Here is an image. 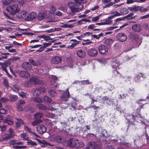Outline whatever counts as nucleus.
<instances>
[{
	"instance_id": "nucleus-30",
	"label": "nucleus",
	"mask_w": 149,
	"mask_h": 149,
	"mask_svg": "<svg viewBox=\"0 0 149 149\" xmlns=\"http://www.w3.org/2000/svg\"><path fill=\"white\" fill-rule=\"evenodd\" d=\"M18 98V96L15 95H10L9 96V98L11 101H15L17 100Z\"/></svg>"
},
{
	"instance_id": "nucleus-42",
	"label": "nucleus",
	"mask_w": 149,
	"mask_h": 149,
	"mask_svg": "<svg viewBox=\"0 0 149 149\" xmlns=\"http://www.w3.org/2000/svg\"><path fill=\"white\" fill-rule=\"evenodd\" d=\"M100 137H101H101L104 138V139H103V140H104V141H106L105 143H107V140L106 139H107V137H106L105 136V135L104 134L103 131H102L101 132V134L100 135Z\"/></svg>"
},
{
	"instance_id": "nucleus-34",
	"label": "nucleus",
	"mask_w": 149,
	"mask_h": 149,
	"mask_svg": "<svg viewBox=\"0 0 149 149\" xmlns=\"http://www.w3.org/2000/svg\"><path fill=\"white\" fill-rule=\"evenodd\" d=\"M20 137L26 141H29V137H28L26 133H23L20 134Z\"/></svg>"
},
{
	"instance_id": "nucleus-11",
	"label": "nucleus",
	"mask_w": 149,
	"mask_h": 149,
	"mask_svg": "<svg viewBox=\"0 0 149 149\" xmlns=\"http://www.w3.org/2000/svg\"><path fill=\"white\" fill-rule=\"evenodd\" d=\"M70 95L69 91L68 89L67 88L64 92L61 97V100L64 101H66L68 100V98L70 97Z\"/></svg>"
},
{
	"instance_id": "nucleus-5",
	"label": "nucleus",
	"mask_w": 149,
	"mask_h": 149,
	"mask_svg": "<svg viewBox=\"0 0 149 149\" xmlns=\"http://www.w3.org/2000/svg\"><path fill=\"white\" fill-rule=\"evenodd\" d=\"M101 147L100 145L94 142H90L88 143L86 146L87 149H100Z\"/></svg>"
},
{
	"instance_id": "nucleus-32",
	"label": "nucleus",
	"mask_w": 149,
	"mask_h": 149,
	"mask_svg": "<svg viewBox=\"0 0 149 149\" xmlns=\"http://www.w3.org/2000/svg\"><path fill=\"white\" fill-rule=\"evenodd\" d=\"M13 90L15 92H17L19 90V87L17 84H15L13 86Z\"/></svg>"
},
{
	"instance_id": "nucleus-62",
	"label": "nucleus",
	"mask_w": 149,
	"mask_h": 149,
	"mask_svg": "<svg viewBox=\"0 0 149 149\" xmlns=\"http://www.w3.org/2000/svg\"><path fill=\"white\" fill-rule=\"evenodd\" d=\"M8 111V110L7 109H5L3 108H2L0 109V113L3 114H5Z\"/></svg>"
},
{
	"instance_id": "nucleus-10",
	"label": "nucleus",
	"mask_w": 149,
	"mask_h": 149,
	"mask_svg": "<svg viewBox=\"0 0 149 149\" xmlns=\"http://www.w3.org/2000/svg\"><path fill=\"white\" fill-rule=\"evenodd\" d=\"M37 132L40 134H43L47 131L46 127L42 125H40L37 127Z\"/></svg>"
},
{
	"instance_id": "nucleus-38",
	"label": "nucleus",
	"mask_w": 149,
	"mask_h": 149,
	"mask_svg": "<svg viewBox=\"0 0 149 149\" xmlns=\"http://www.w3.org/2000/svg\"><path fill=\"white\" fill-rule=\"evenodd\" d=\"M93 126L96 127L98 126L99 123V120L98 119H95L93 120Z\"/></svg>"
},
{
	"instance_id": "nucleus-64",
	"label": "nucleus",
	"mask_w": 149,
	"mask_h": 149,
	"mask_svg": "<svg viewBox=\"0 0 149 149\" xmlns=\"http://www.w3.org/2000/svg\"><path fill=\"white\" fill-rule=\"evenodd\" d=\"M59 9L65 12H67V9L65 7L61 6L59 8Z\"/></svg>"
},
{
	"instance_id": "nucleus-51",
	"label": "nucleus",
	"mask_w": 149,
	"mask_h": 149,
	"mask_svg": "<svg viewBox=\"0 0 149 149\" xmlns=\"http://www.w3.org/2000/svg\"><path fill=\"white\" fill-rule=\"evenodd\" d=\"M9 101V99L6 97H2L0 99V102L3 103Z\"/></svg>"
},
{
	"instance_id": "nucleus-12",
	"label": "nucleus",
	"mask_w": 149,
	"mask_h": 149,
	"mask_svg": "<svg viewBox=\"0 0 149 149\" xmlns=\"http://www.w3.org/2000/svg\"><path fill=\"white\" fill-rule=\"evenodd\" d=\"M117 39L122 42L125 41L127 38V36L125 34L123 33H118L116 36Z\"/></svg>"
},
{
	"instance_id": "nucleus-7",
	"label": "nucleus",
	"mask_w": 149,
	"mask_h": 149,
	"mask_svg": "<svg viewBox=\"0 0 149 149\" xmlns=\"http://www.w3.org/2000/svg\"><path fill=\"white\" fill-rule=\"evenodd\" d=\"M68 6L72 13H74L78 12V6L74 2H68Z\"/></svg>"
},
{
	"instance_id": "nucleus-54",
	"label": "nucleus",
	"mask_w": 149,
	"mask_h": 149,
	"mask_svg": "<svg viewBox=\"0 0 149 149\" xmlns=\"http://www.w3.org/2000/svg\"><path fill=\"white\" fill-rule=\"evenodd\" d=\"M121 15H121V13H120L117 12H115L114 13V14L113 15L111 16L110 17V19H112L114 17L117 16H120Z\"/></svg>"
},
{
	"instance_id": "nucleus-15",
	"label": "nucleus",
	"mask_w": 149,
	"mask_h": 149,
	"mask_svg": "<svg viewBox=\"0 0 149 149\" xmlns=\"http://www.w3.org/2000/svg\"><path fill=\"white\" fill-rule=\"evenodd\" d=\"M62 60V58L58 56H55L53 57L51 60L52 63L54 64H58L60 63Z\"/></svg>"
},
{
	"instance_id": "nucleus-53",
	"label": "nucleus",
	"mask_w": 149,
	"mask_h": 149,
	"mask_svg": "<svg viewBox=\"0 0 149 149\" xmlns=\"http://www.w3.org/2000/svg\"><path fill=\"white\" fill-rule=\"evenodd\" d=\"M15 119L17 121V122L21 124H22L23 125H24V126L25 125H24V121L22 119L19 118H15Z\"/></svg>"
},
{
	"instance_id": "nucleus-35",
	"label": "nucleus",
	"mask_w": 149,
	"mask_h": 149,
	"mask_svg": "<svg viewBox=\"0 0 149 149\" xmlns=\"http://www.w3.org/2000/svg\"><path fill=\"white\" fill-rule=\"evenodd\" d=\"M9 133L8 134L10 137L11 138H13L15 136V133L13 130L11 128H10L8 130Z\"/></svg>"
},
{
	"instance_id": "nucleus-39",
	"label": "nucleus",
	"mask_w": 149,
	"mask_h": 149,
	"mask_svg": "<svg viewBox=\"0 0 149 149\" xmlns=\"http://www.w3.org/2000/svg\"><path fill=\"white\" fill-rule=\"evenodd\" d=\"M136 77L138 79H140L141 77L143 78H145L146 77L144 74H143L142 73L140 72L136 75Z\"/></svg>"
},
{
	"instance_id": "nucleus-14",
	"label": "nucleus",
	"mask_w": 149,
	"mask_h": 149,
	"mask_svg": "<svg viewBox=\"0 0 149 149\" xmlns=\"http://www.w3.org/2000/svg\"><path fill=\"white\" fill-rule=\"evenodd\" d=\"M88 55L91 57H95L97 54L98 52L97 49L95 48H91L88 51Z\"/></svg>"
},
{
	"instance_id": "nucleus-19",
	"label": "nucleus",
	"mask_w": 149,
	"mask_h": 149,
	"mask_svg": "<svg viewBox=\"0 0 149 149\" xmlns=\"http://www.w3.org/2000/svg\"><path fill=\"white\" fill-rule=\"evenodd\" d=\"M54 140L58 143H62L64 142V141L63 137L59 135L56 136L54 138Z\"/></svg>"
},
{
	"instance_id": "nucleus-36",
	"label": "nucleus",
	"mask_w": 149,
	"mask_h": 149,
	"mask_svg": "<svg viewBox=\"0 0 149 149\" xmlns=\"http://www.w3.org/2000/svg\"><path fill=\"white\" fill-rule=\"evenodd\" d=\"M8 134H5L2 136V139L3 141H6L11 139Z\"/></svg>"
},
{
	"instance_id": "nucleus-40",
	"label": "nucleus",
	"mask_w": 149,
	"mask_h": 149,
	"mask_svg": "<svg viewBox=\"0 0 149 149\" xmlns=\"http://www.w3.org/2000/svg\"><path fill=\"white\" fill-rule=\"evenodd\" d=\"M11 63V60L10 59H8L4 62H3V64L5 66H7L8 67L10 65Z\"/></svg>"
},
{
	"instance_id": "nucleus-60",
	"label": "nucleus",
	"mask_w": 149,
	"mask_h": 149,
	"mask_svg": "<svg viewBox=\"0 0 149 149\" xmlns=\"http://www.w3.org/2000/svg\"><path fill=\"white\" fill-rule=\"evenodd\" d=\"M100 16V15L95 17H93L92 19V21L93 22H96L99 19V17Z\"/></svg>"
},
{
	"instance_id": "nucleus-13",
	"label": "nucleus",
	"mask_w": 149,
	"mask_h": 149,
	"mask_svg": "<svg viewBox=\"0 0 149 149\" xmlns=\"http://www.w3.org/2000/svg\"><path fill=\"white\" fill-rule=\"evenodd\" d=\"M25 102L23 100H20L18 101L17 104V108L19 111H21L23 110V106L25 104Z\"/></svg>"
},
{
	"instance_id": "nucleus-31",
	"label": "nucleus",
	"mask_w": 149,
	"mask_h": 149,
	"mask_svg": "<svg viewBox=\"0 0 149 149\" xmlns=\"http://www.w3.org/2000/svg\"><path fill=\"white\" fill-rule=\"evenodd\" d=\"M20 15H18V18L20 19L23 18L25 17L26 15V11H23L21 12Z\"/></svg>"
},
{
	"instance_id": "nucleus-26",
	"label": "nucleus",
	"mask_w": 149,
	"mask_h": 149,
	"mask_svg": "<svg viewBox=\"0 0 149 149\" xmlns=\"http://www.w3.org/2000/svg\"><path fill=\"white\" fill-rule=\"evenodd\" d=\"M49 95L51 97H54L56 95L57 93L56 91L52 89H49L48 91Z\"/></svg>"
},
{
	"instance_id": "nucleus-47",
	"label": "nucleus",
	"mask_w": 149,
	"mask_h": 149,
	"mask_svg": "<svg viewBox=\"0 0 149 149\" xmlns=\"http://www.w3.org/2000/svg\"><path fill=\"white\" fill-rule=\"evenodd\" d=\"M149 10V6H148L146 8H143L142 6H141V9L140 12L141 13H143L147 12Z\"/></svg>"
},
{
	"instance_id": "nucleus-52",
	"label": "nucleus",
	"mask_w": 149,
	"mask_h": 149,
	"mask_svg": "<svg viewBox=\"0 0 149 149\" xmlns=\"http://www.w3.org/2000/svg\"><path fill=\"white\" fill-rule=\"evenodd\" d=\"M62 27L68 28H72L73 27V26L72 24H64L61 25V26Z\"/></svg>"
},
{
	"instance_id": "nucleus-48",
	"label": "nucleus",
	"mask_w": 149,
	"mask_h": 149,
	"mask_svg": "<svg viewBox=\"0 0 149 149\" xmlns=\"http://www.w3.org/2000/svg\"><path fill=\"white\" fill-rule=\"evenodd\" d=\"M110 19V18L109 19H106L104 22H103L104 25L111 24L113 21Z\"/></svg>"
},
{
	"instance_id": "nucleus-33",
	"label": "nucleus",
	"mask_w": 149,
	"mask_h": 149,
	"mask_svg": "<svg viewBox=\"0 0 149 149\" xmlns=\"http://www.w3.org/2000/svg\"><path fill=\"white\" fill-rule=\"evenodd\" d=\"M34 116L35 118L37 119H39L41 118L43 116V114L42 113L38 112L34 114Z\"/></svg>"
},
{
	"instance_id": "nucleus-58",
	"label": "nucleus",
	"mask_w": 149,
	"mask_h": 149,
	"mask_svg": "<svg viewBox=\"0 0 149 149\" xmlns=\"http://www.w3.org/2000/svg\"><path fill=\"white\" fill-rule=\"evenodd\" d=\"M29 61L33 66H36L37 65V62H35L32 58L29 59Z\"/></svg>"
},
{
	"instance_id": "nucleus-25",
	"label": "nucleus",
	"mask_w": 149,
	"mask_h": 149,
	"mask_svg": "<svg viewBox=\"0 0 149 149\" xmlns=\"http://www.w3.org/2000/svg\"><path fill=\"white\" fill-rule=\"evenodd\" d=\"M113 41V40L112 39H107L105 40L104 43L107 46L110 47Z\"/></svg>"
},
{
	"instance_id": "nucleus-63",
	"label": "nucleus",
	"mask_w": 149,
	"mask_h": 149,
	"mask_svg": "<svg viewBox=\"0 0 149 149\" xmlns=\"http://www.w3.org/2000/svg\"><path fill=\"white\" fill-rule=\"evenodd\" d=\"M13 0H6V1L3 3V4L6 5H9Z\"/></svg>"
},
{
	"instance_id": "nucleus-1",
	"label": "nucleus",
	"mask_w": 149,
	"mask_h": 149,
	"mask_svg": "<svg viewBox=\"0 0 149 149\" xmlns=\"http://www.w3.org/2000/svg\"><path fill=\"white\" fill-rule=\"evenodd\" d=\"M67 145L70 147L76 148H80L84 146L82 142L79 141L78 139H70L67 141Z\"/></svg>"
},
{
	"instance_id": "nucleus-24",
	"label": "nucleus",
	"mask_w": 149,
	"mask_h": 149,
	"mask_svg": "<svg viewBox=\"0 0 149 149\" xmlns=\"http://www.w3.org/2000/svg\"><path fill=\"white\" fill-rule=\"evenodd\" d=\"M134 15V13H131L129 14L127 16L124 17V19H126L127 20H130L135 18L136 17H137V15L133 16Z\"/></svg>"
},
{
	"instance_id": "nucleus-21",
	"label": "nucleus",
	"mask_w": 149,
	"mask_h": 149,
	"mask_svg": "<svg viewBox=\"0 0 149 149\" xmlns=\"http://www.w3.org/2000/svg\"><path fill=\"white\" fill-rule=\"evenodd\" d=\"M22 68L27 70H30L32 68L31 65L28 62H24L22 65Z\"/></svg>"
},
{
	"instance_id": "nucleus-29",
	"label": "nucleus",
	"mask_w": 149,
	"mask_h": 149,
	"mask_svg": "<svg viewBox=\"0 0 149 149\" xmlns=\"http://www.w3.org/2000/svg\"><path fill=\"white\" fill-rule=\"evenodd\" d=\"M43 99L45 102L47 103H50L52 101V99L50 98L45 96L43 97Z\"/></svg>"
},
{
	"instance_id": "nucleus-43",
	"label": "nucleus",
	"mask_w": 149,
	"mask_h": 149,
	"mask_svg": "<svg viewBox=\"0 0 149 149\" xmlns=\"http://www.w3.org/2000/svg\"><path fill=\"white\" fill-rule=\"evenodd\" d=\"M141 6H134V11L136 12L139 10L141 11Z\"/></svg>"
},
{
	"instance_id": "nucleus-20",
	"label": "nucleus",
	"mask_w": 149,
	"mask_h": 149,
	"mask_svg": "<svg viewBox=\"0 0 149 149\" xmlns=\"http://www.w3.org/2000/svg\"><path fill=\"white\" fill-rule=\"evenodd\" d=\"M37 14L35 13H31L29 15L27 16L25 18L26 21H31L36 18Z\"/></svg>"
},
{
	"instance_id": "nucleus-46",
	"label": "nucleus",
	"mask_w": 149,
	"mask_h": 149,
	"mask_svg": "<svg viewBox=\"0 0 149 149\" xmlns=\"http://www.w3.org/2000/svg\"><path fill=\"white\" fill-rule=\"evenodd\" d=\"M121 45L119 43H116L115 45V48L117 50H120L121 48Z\"/></svg>"
},
{
	"instance_id": "nucleus-49",
	"label": "nucleus",
	"mask_w": 149,
	"mask_h": 149,
	"mask_svg": "<svg viewBox=\"0 0 149 149\" xmlns=\"http://www.w3.org/2000/svg\"><path fill=\"white\" fill-rule=\"evenodd\" d=\"M80 82L81 83V85L89 84H91V83L89 81V80H88L81 81H80Z\"/></svg>"
},
{
	"instance_id": "nucleus-2",
	"label": "nucleus",
	"mask_w": 149,
	"mask_h": 149,
	"mask_svg": "<svg viewBox=\"0 0 149 149\" xmlns=\"http://www.w3.org/2000/svg\"><path fill=\"white\" fill-rule=\"evenodd\" d=\"M7 11L10 13L12 15H14L19 11V8L17 4H14L10 6H8L6 8Z\"/></svg>"
},
{
	"instance_id": "nucleus-45",
	"label": "nucleus",
	"mask_w": 149,
	"mask_h": 149,
	"mask_svg": "<svg viewBox=\"0 0 149 149\" xmlns=\"http://www.w3.org/2000/svg\"><path fill=\"white\" fill-rule=\"evenodd\" d=\"M45 16L44 14H39L38 17V19L39 20L41 21L43 20L45 18Z\"/></svg>"
},
{
	"instance_id": "nucleus-22",
	"label": "nucleus",
	"mask_w": 149,
	"mask_h": 149,
	"mask_svg": "<svg viewBox=\"0 0 149 149\" xmlns=\"http://www.w3.org/2000/svg\"><path fill=\"white\" fill-rule=\"evenodd\" d=\"M20 76L22 77L27 78L29 77L30 75L29 72L26 71L22 70L19 72Z\"/></svg>"
},
{
	"instance_id": "nucleus-59",
	"label": "nucleus",
	"mask_w": 149,
	"mask_h": 149,
	"mask_svg": "<svg viewBox=\"0 0 149 149\" xmlns=\"http://www.w3.org/2000/svg\"><path fill=\"white\" fill-rule=\"evenodd\" d=\"M32 85V84L30 82L29 79V81H26L25 83V86L27 87H31Z\"/></svg>"
},
{
	"instance_id": "nucleus-9",
	"label": "nucleus",
	"mask_w": 149,
	"mask_h": 149,
	"mask_svg": "<svg viewBox=\"0 0 149 149\" xmlns=\"http://www.w3.org/2000/svg\"><path fill=\"white\" fill-rule=\"evenodd\" d=\"M29 79L32 85L41 84L43 83V81L39 80L38 77L36 76H34L30 78Z\"/></svg>"
},
{
	"instance_id": "nucleus-57",
	"label": "nucleus",
	"mask_w": 149,
	"mask_h": 149,
	"mask_svg": "<svg viewBox=\"0 0 149 149\" xmlns=\"http://www.w3.org/2000/svg\"><path fill=\"white\" fill-rule=\"evenodd\" d=\"M29 141L27 142L28 144L30 145L31 146H36L37 145V144L35 142H34L32 140H30Z\"/></svg>"
},
{
	"instance_id": "nucleus-55",
	"label": "nucleus",
	"mask_w": 149,
	"mask_h": 149,
	"mask_svg": "<svg viewBox=\"0 0 149 149\" xmlns=\"http://www.w3.org/2000/svg\"><path fill=\"white\" fill-rule=\"evenodd\" d=\"M122 144L124 145L126 148H129L130 146V144L129 143L124 141L122 143Z\"/></svg>"
},
{
	"instance_id": "nucleus-18",
	"label": "nucleus",
	"mask_w": 149,
	"mask_h": 149,
	"mask_svg": "<svg viewBox=\"0 0 149 149\" xmlns=\"http://www.w3.org/2000/svg\"><path fill=\"white\" fill-rule=\"evenodd\" d=\"M77 55L79 58H83L86 56V53L83 50H79L77 52Z\"/></svg>"
},
{
	"instance_id": "nucleus-56",
	"label": "nucleus",
	"mask_w": 149,
	"mask_h": 149,
	"mask_svg": "<svg viewBox=\"0 0 149 149\" xmlns=\"http://www.w3.org/2000/svg\"><path fill=\"white\" fill-rule=\"evenodd\" d=\"M19 95L22 97H26L28 95V94L24 92H21L19 93Z\"/></svg>"
},
{
	"instance_id": "nucleus-50",
	"label": "nucleus",
	"mask_w": 149,
	"mask_h": 149,
	"mask_svg": "<svg viewBox=\"0 0 149 149\" xmlns=\"http://www.w3.org/2000/svg\"><path fill=\"white\" fill-rule=\"evenodd\" d=\"M84 0H75V2L76 5L78 6L84 3Z\"/></svg>"
},
{
	"instance_id": "nucleus-4",
	"label": "nucleus",
	"mask_w": 149,
	"mask_h": 149,
	"mask_svg": "<svg viewBox=\"0 0 149 149\" xmlns=\"http://www.w3.org/2000/svg\"><path fill=\"white\" fill-rule=\"evenodd\" d=\"M129 37L132 41H136L137 42V44L138 46L141 45L142 40L139 39V36L137 33H131L129 35Z\"/></svg>"
},
{
	"instance_id": "nucleus-17",
	"label": "nucleus",
	"mask_w": 149,
	"mask_h": 149,
	"mask_svg": "<svg viewBox=\"0 0 149 149\" xmlns=\"http://www.w3.org/2000/svg\"><path fill=\"white\" fill-rule=\"evenodd\" d=\"M36 140H37V141L41 145V146L42 147H45V146L47 145H48L51 146H53L52 145L50 144L49 143L46 141L45 140H41L37 139H36Z\"/></svg>"
},
{
	"instance_id": "nucleus-41",
	"label": "nucleus",
	"mask_w": 149,
	"mask_h": 149,
	"mask_svg": "<svg viewBox=\"0 0 149 149\" xmlns=\"http://www.w3.org/2000/svg\"><path fill=\"white\" fill-rule=\"evenodd\" d=\"M56 41V40H51L49 41V43H44L43 45L44 46V47H48L49 46H50L52 45V42H55Z\"/></svg>"
},
{
	"instance_id": "nucleus-44",
	"label": "nucleus",
	"mask_w": 149,
	"mask_h": 149,
	"mask_svg": "<svg viewBox=\"0 0 149 149\" xmlns=\"http://www.w3.org/2000/svg\"><path fill=\"white\" fill-rule=\"evenodd\" d=\"M4 122L5 123H7L8 125H12L14 123L13 122L12 120L7 119H4Z\"/></svg>"
},
{
	"instance_id": "nucleus-28",
	"label": "nucleus",
	"mask_w": 149,
	"mask_h": 149,
	"mask_svg": "<svg viewBox=\"0 0 149 149\" xmlns=\"http://www.w3.org/2000/svg\"><path fill=\"white\" fill-rule=\"evenodd\" d=\"M37 107L40 109L46 110L47 109V107L46 106L40 103L37 104Z\"/></svg>"
},
{
	"instance_id": "nucleus-3",
	"label": "nucleus",
	"mask_w": 149,
	"mask_h": 149,
	"mask_svg": "<svg viewBox=\"0 0 149 149\" xmlns=\"http://www.w3.org/2000/svg\"><path fill=\"white\" fill-rule=\"evenodd\" d=\"M143 106L144 104H143L139 106V107L136 109V112L135 113V114H132V119L134 120L137 121V120H139V118H142V116L139 113L140 112L141 109L143 108Z\"/></svg>"
},
{
	"instance_id": "nucleus-23",
	"label": "nucleus",
	"mask_w": 149,
	"mask_h": 149,
	"mask_svg": "<svg viewBox=\"0 0 149 149\" xmlns=\"http://www.w3.org/2000/svg\"><path fill=\"white\" fill-rule=\"evenodd\" d=\"M24 130L30 133H31V134H33L35 136H36L37 137H39V136L36 133L32 132V131L31 129L29 127H28L26 125H25L24 126Z\"/></svg>"
},
{
	"instance_id": "nucleus-6",
	"label": "nucleus",
	"mask_w": 149,
	"mask_h": 149,
	"mask_svg": "<svg viewBox=\"0 0 149 149\" xmlns=\"http://www.w3.org/2000/svg\"><path fill=\"white\" fill-rule=\"evenodd\" d=\"M46 91L45 88L41 87L33 89L32 92L34 95L39 96L41 94L44 93Z\"/></svg>"
},
{
	"instance_id": "nucleus-8",
	"label": "nucleus",
	"mask_w": 149,
	"mask_h": 149,
	"mask_svg": "<svg viewBox=\"0 0 149 149\" xmlns=\"http://www.w3.org/2000/svg\"><path fill=\"white\" fill-rule=\"evenodd\" d=\"M99 52L102 54H106L107 53L108 49L107 46L102 45H99L98 48Z\"/></svg>"
},
{
	"instance_id": "nucleus-16",
	"label": "nucleus",
	"mask_w": 149,
	"mask_h": 149,
	"mask_svg": "<svg viewBox=\"0 0 149 149\" xmlns=\"http://www.w3.org/2000/svg\"><path fill=\"white\" fill-rule=\"evenodd\" d=\"M132 29L134 31L136 32H139L142 30V27L141 24H136L132 26Z\"/></svg>"
},
{
	"instance_id": "nucleus-27",
	"label": "nucleus",
	"mask_w": 149,
	"mask_h": 149,
	"mask_svg": "<svg viewBox=\"0 0 149 149\" xmlns=\"http://www.w3.org/2000/svg\"><path fill=\"white\" fill-rule=\"evenodd\" d=\"M120 11L122 15L126 14L128 13V10L126 8H121Z\"/></svg>"
},
{
	"instance_id": "nucleus-61",
	"label": "nucleus",
	"mask_w": 149,
	"mask_h": 149,
	"mask_svg": "<svg viewBox=\"0 0 149 149\" xmlns=\"http://www.w3.org/2000/svg\"><path fill=\"white\" fill-rule=\"evenodd\" d=\"M127 96V93H124L122 95L120 94L119 95V98L120 99H124L126 98V96Z\"/></svg>"
},
{
	"instance_id": "nucleus-37",
	"label": "nucleus",
	"mask_w": 149,
	"mask_h": 149,
	"mask_svg": "<svg viewBox=\"0 0 149 149\" xmlns=\"http://www.w3.org/2000/svg\"><path fill=\"white\" fill-rule=\"evenodd\" d=\"M42 121L41 120L39 119L33 121L32 123V125L33 126H35L38 124L40 123H41Z\"/></svg>"
}]
</instances>
